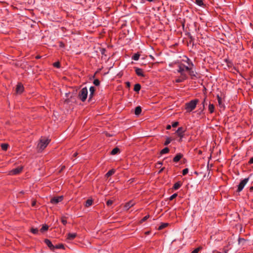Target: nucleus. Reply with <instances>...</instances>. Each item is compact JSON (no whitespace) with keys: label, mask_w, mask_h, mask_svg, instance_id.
<instances>
[{"label":"nucleus","mask_w":253,"mask_h":253,"mask_svg":"<svg viewBox=\"0 0 253 253\" xmlns=\"http://www.w3.org/2000/svg\"><path fill=\"white\" fill-rule=\"evenodd\" d=\"M199 100L198 99H194L191 100L190 102H187L185 104V110L187 112H190L196 107Z\"/></svg>","instance_id":"nucleus-1"},{"label":"nucleus","mask_w":253,"mask_h":253,"mask_svg":"<svg viewBox=\"0 0 253 253\" xmlns=\"http://www.w3.org/2000/svg\"><path fill=\"white\" fill-rule=\"evenodd\" d=\"M49 141L50 140L48 139L42 137L37 146L39 151H42L48 145Z\"/></svg>","instance_id":"nucleus-2"},{"label":"nucleus","mask_w":253,"mask_h":253,"mask_svg":"<svg viewBox=\"0 0 253 253\" xmlns=\"http://www.w3.org/2000/svg\"><path fill=\"white\" fill-rule=\"evenodd\" d=\"M88 94V90L86 87L83 88L79 92L78 97L79 98L84 102L86 99Z\"/></svg>","instance_id":"nucleus-3"},{"label":"nucleus","mask_w":253,"mask_h":253,"mask_svg":"<svg viewBox=\"0 0 253 253\" xmlns=\"http://www.w3.org/2000/svg\"><path fill=\"white\" fill-rule=\"evenodd\" d=\"M189 70L190 68L189 67L188 65V66H186L182 63H179L178 64V69L177 70V72L179 73L180 75L186 74L185 71Z\"/></svg>","instance_id":"nucleus-4"},{"label":"nucleus","mask_w":253,"mask_h":253,"mask_svg":"<svg viewBox=\"0 0 253 253\" xmlns=\"http://www.w3.org/2000/svg\"><path fill=\"white\" fill-rule=\"evenodd\" d=\"M185 61L187 62V63L189 65V67L190 68V70L187 71V72H189V74L191 76L192 78V77H195L196 75L195 72L194 71L192 70V69L194 65L191 61L188 58H186V60Z\"/></svg>","instance_id":"nucleus-5"},{"label":"nucleus","mask_w":253,"mask_h":253,"mask_svg":"<svg viewBox=\"0 0 253 253\" xmlns=\"http://www.w3.org/2000/svg\"><path fill=\"white\" fill-rule=\"evenodd\" d=\"M249 180V178H246L242 180L238 186L237 192H240L244 188L245 185L247 183Z\"/></svg>","instance_id":"nucleus-6"},{"label":"nucleus","mask_w":253,"mask_h":253,"mask_svg":"<svg viewBox=\"0 0 253 253\" xmlns=\"http://www.w3.org/2000/svg\"><path fill=\"white\" fill-rule=\"evenodd\" d=\"M63 199L62 196L58 197H54L52 198L50 200V203L52 204H57L58 203L61 202Z\"/></svg>","instance_id":"nucleus-7"},{"label":"nucleus","mask_w":253,"mask_h":253,"mask_svg":"<svg viewBox=\"0 0 253 253\" xmlns=\"http://www.w3.org/2000/svg\"><path fill=\"white\" fill-rule=\"evenodd\" d=\"M188 79V75L187 74H182L175 80V82L177 83H179L184 82Z\"/></svg>","instance_id":"nucleus-8"},{"label":"nucleus","mask_w":253,"mask_h":253,"mask_svg":"<svg viewBox=\"0 0 253 253\" xmlns=\"http://www.w3.org/2000/svg\"><path fill=\"white\" fill-rule=\"evenodd\" d=\"M22 169H23V167H17L15 169H12L9 172V174L16 175V174H19V173H20L22 171Z\"/></svg>","instance_id":"nucleus-9"},{"label":"nucleus","mask_w":253,"mask_h":253,"mask_svg":"<svg viewBox=\"0 0 253 253\" xmlns=\"http://www.w3.org/2000/svg\"><path fill=\"white\" fill-rule=\"evenodd\" d=\"M217 99L218 101V106L220 108L224 109L225 106L224 104V100L219 95H217Z\"/></svg>","instance_id":"nucleus-10"},{"label":"nucleus","mask_w":253,"mask_h":253,"mask_svg":"<svg viewBox=\"0 0 253 253\" xmlns=\"http://www.w3.org/2000/svg\"><path fill=\"white\" fill-rule=\"evenodd\" d=\"M185 131V130L182 127H179L176 131V133L178 136L181 137V138H182L184 136Z\"/></svg>","instance_id":"nucleus-11"},{"label":"nucleus","mask_w":253,"mask_h":253,"mask_svg":"<svg viewBox=\"0 0 253 253\" xmlns=\"http://www.w3.org/2000/svg\"><path fill=\"white\" fill-rule=\"evenodd\" d=\"M134 68L135 69V73L138 76L144 77V74L142 69L138 67H134Z\"/></svg>","instance_id":"nucleus-12"},{"label":"nucleus","mask_w":253,"mask_h":253,"mask_svg":"<svg viewBox=\"0 0 253 253\" xmlns=\"http://www.w3.org/2000/svg\"><path fill=\"white\" fill-rule=\"evenodd\" d=\"M135 204V203L134 201L131 200L129 201L128 202L126 203L125 206V208L128 210H129L131 207L134 206Z\"/></svg>","instance_id":"nucleus-13"},{"label":"nucleus","mask_w":253,"mask_h":253,"mask_svg":"<svg viewBox=\"0 0 253 253\" xmlns=\"http://www.w3.org/2000/svg\"><path fill=\"white\" fill-rule=\"evenodd\" d=\"M44 242L51 250L54 251V245L52 244L51 242L49 240L46 239L44 240Z\"/></svg>","instance_id":"nucleus-14"},{"label":"nucleus","mask_w":253,"mask_h":253,"mask_svg":"<svg viewBox=\"0 0 253 253\" xmlns=\"http://www.w3.org/2000/svg\"><path fill=\"white\" fill-rule=\"evenodd\" d=\"M24 90V87L21 84H18L16 88V91L17 93H21Z\"/></svg>","instance_id":"nucleus-15"},{"label":"nucleus","mask_w":253,"mask_h":253,"mask_svg":"<svg viewBox=\"0 0 253 253\" xmlns=\"http://www.w3.org/2000/svg\"><path fill=\"white\" fill-rule=\"evenodd\" d=\"M95 91V88L94 86H92L90 87V88H89L90 94L89 95V101H90L91 100V98L94 95Z\"/></svg>","instance_id":"nucleus-16"},{"label":"nucleus","mask_w":253,"mask_h":253,"mask_svg":"<svg viewBox=\"0 0 253 253\" xmlns=\"http://www.w3.org/2000/svg\"><path fill=\"white\" fill-rule=\"evenodd\" d=\"M183 157V155L181 153L177 154L173 158V161L174 162H178Z\"/></svg>","instance_id":"nucleus-17"},{"label":"nucleus","mask_w":253,"mask_h":253,"mask_svg":"<svg viewBox=\"0 0 253 253\" xmlns=\"http://www.w3.org/2000/svg\"><path fill=\"white\" fill-rule=\"evenodd\" d=\"M77 236V234L75 233H69L67 234V239L68 240H72Z\"/></svg>","instance_id":"nucleus-18"},{"label":"nucleus","mask_w":253,"mask_h":253,"mask_svg":"<svg viewBox=\"0 0 253 253\" xmlns=\"http://www.w3.org/2000/svg\"><path fill=\"white\" fill-rule=\"evenodd\" d=\"M142 110L140 106H137L135 109L134 113L136 116H139L141 113Z\"/></svg>","instance_id":"nucleus-19"},{"label":"nucleus","mask_w":253,"mask_h":253,"mask_svg":"<svg viewBox=\"0 0 253 253\" xmlns=\"http://www.w3.org/2000/svg\"><path fill=\"white\" fill-rule=\"evenodd\" d=\"M181 182L180 181H178L174 184L173 189L174 190H177L181 186Z\"/></svg>","instance_id":"nucleus-20"},{"label":"nucleus","mask_w":253,"mask_h":253,"mask_svg":"<svg viewBox=\"0 0 253 253\" xmlns=\"http://www.w3.org/2000/svg\"><path fill=\"white\" fill-rule=\"evenodd\" d=\"M120 149L118 147H116L114 148L111 152V154L112 155H115L116 154H117L120 152Z\"/></svg>","instance_id":"nucleus-21"},{"label":"nucleus","mask_w":253,"mask_h":253,"mask_svg":"<svg viewBox=\"0 0 253 253\" xmlns=\"http://www.w3.org/2000/svg\"><path fill=\"white\" fill-rule=\"evenodd\" d=\"M115 172V170L114 169H112L110 170H109L106 174L105 176L107 177H109V176H111L113 174H114Z\"/></svg>","instance_id":"nucleus-22"},{"label":"nucleus","mask_w":253,"mask_h":253,"mask_svg":"<svg viewBox=\"0 0 253 253\" xmlns=\"http://www.w3.org/2000/svg\"><path fill=\"white\" fill-rule=\"evenodd\" d=\"M141 89V85L139 84H136L134 85L133 90L136 92H138Z\"/></svg>","instance_id":"nucleus-23"},{"label":"nucleus","mask_w":253,"mask_h":253,"mask_svg":"<svg viewBox=\"0 0 253 253\" xmlns=\"http://www.w3.org/2000/svg\"><path fill=\"white\" fill-rule=\"evenodd\" d=\"M209 111L210 113H212L214 111V106L212 104H210L209 105Z\"/></svg>","instance_id":"nucleus-24"},{"label":"nucleus","mask_w":253,"mask_h":253,"mask_svg":"<svg viewBox=\"0 0 253 253\" xmlns=\"http://www.w3.org/2000/svg\"><path fill=\"white\" fill-rule=\"evenodd\" d=\"M8 147V144L6 143H2L1 144V148L2 150L6 151Z\"/></svg>","instance_id":"nucleus-25"},{"label":"nucleus","mask_w":253,"mask_h":253,"mask_svg":"<svg viewBox=\"0 0 253 253\" xmlns=\"http://www.w3.org/2000/svg\"><path fill=\"white\" fill-rule=\"evenodd\" d=\"M64 249V246L62 244H59L58 245H56L54 246V250L55 249Z\"/></svg>","instance_id":"nucleus-26"},{"label":"nucleus","mask_w":253,"mask_h":253,"mask_svg":"<svg viewBox=\"0 0 253 253\" xmlns=\"http://www.w3.org/2000/svg\"><path fill=\"white\" fill-rule=\"evenodd\" d=\"M140 54L139 53H135L132 57V59L137 61L139 59Z\"/></svg>","instance_id":"nucleus-27"},{"label":"nucleus","mask_w":253,"mask_h":253,"mask_svg":"<svg viewBox=\"0 0 253 253\" xmlns=\"http://www.w3.org/2000/svg\"><path fill=\"white\" fill-rule=\"evenodd\" d=\"M169 148L165 147V148L163 149L161 151L160 153L161 154H164L168 153L169 152Z\"/></svg>","instance_id":"nucleus-28"},{"label":"nucleus","mask_w":253,"mask_h":253,"mask_svg":"<svg viewBox=\"0 0 253 253\" xmlns=\"http://www.w3.org/2000/svg\"><path fill=\"white\" fill-rule=\"evenodd\" d=\"M92 204V200L90 199H88L85 204V206L86 207H88Z\"/></svg>","instance_id":"nucleus-29"},{"label":"nucleus","mask_w":253,"mask_h":253,"mask_svg":"<svg viewBox=\"0 0 253 253\" xmlns=\"http://www.w3.org/2000/svg\"><path fill=\"white\" fill-rule=\"evenodd\" d=\"M195 3L199 6H202L204 5L203 0H196Z\"/></svg>","instance_id":"nucleus-30"},{"label":"nucleus","mask_w":253,"mask_h":253,"mask_svg":"<svg viewBox=\"0 0 253 253\" xmlns=\"http://www.w3.org/2000/svg\"><path fill=\"white\" fill-rule=\"evenodd\" d=\"M48 229V226L46 225H44L42 226V227L41 229V231L43 232L44 231L47 230Z\"/></svg>","instance_id":"nucleus-31"},{"label":"nucleus","mask_w":253,"mask_h":253,"mask_svg":"<svg viewBox=\"0 0 253 253\" xmlns=\"http://www.w3.org/2000/svg\"><path fill=\"white\" fill-rule=\"evenodd\" d=\"M62 223L65 225L67 224L66 218L65 216H62L61 219Z\"/></svg>","instance_id":"nucleus-32"},{"label":"nucleus","mask_w":253,"mask_h":253,"mask_svg":"<svg viewBox=\"0 0 253 253\" xmlns=\"http://www.w3.org/2000/svg\"><path fill=\"white\" fill-rule=\"evenodd\" d=\"M38 229L37 228H32L31 229V232L34 234H37L38 233Z\"/></svg>","instance_id":"nucleus-33"},{"label":"nucleus","mask_w":253,"mask_h":253,"mask_svg":"<svg viewBox=\"0 0 253 253\" xmlns=\"http://www.w3.org/2000/svg\"><path fill=\"white\" fill-rule=\"evenodd\" d=\"M168 225V223H163L159 227V230H162L163 229V228L166 227Z\"/></svg>","instance_id":"nucleus-34"},{"label":"nucleus","mask_w":253,"mask_h":253,"mask_svg":"<svg viewBox=\"0 0 253 253\" xmlns=\"http://www.w3.org/2000/svg\"><path fill=\"white\" fill-rule=\"evenodd\" d=\"M170 142H171V139L169 137H168L164 143V145H168V144H169L170 143Z\"/></svg>","instance_id":"nucleus-35"},{"label":"nucleus","mask_w":253,"mask_h":253,"mask_svg":"<svg viewBox=\"0 0 253 253\" xmlns=\"http://www.w3.org/2000/svg\"><path fill=\"white\" fill-rule=\"evenodd\" d=\"M93 84L96 86H98L100 84V81L98 79H95L93 81Z\"/></svg>","instance_id":"nucleus-36"},{"label":"nucleus","mask_w":253,"mask_h":253,"mask_svg":"<svg viewBox=\"0 0 253 253\" xmlns=\"http://www.w3.org/2000/svg\"><path fill=\"white\" fill-rule=\"evenodd\" d=\"M149 217V215L145 216L140 221L141 223L145 221Z\"/></svg>","instance_id":"nucleus-37"},{"label":"nucleus","mask_w":253,"mask_h":253,"mask_svg":"<svg viewBox=\"0 0 253 253\" xmlns=\"http://www.w3.org/2000/svg\"><path fill=\"white\" fill-rule=\"evenodd\" d=\"M188 171H189L188 169H187V168L184 169H183V170H182V174H183V175H186V174H187V173H188Z\"/></svg>","instance_id":"nucleus-38"},{"label":"nucleus","mask_w":253,"mask_h":253,"mask_svg":"<svg viewBox=\"0 0 253 253\" xmlns=\"http://www.w3.org/2000/svg\"><path fill=\"white\" fill-rule=\"evenodd\" d=\"M177 196V194L176 193H174L172 194L169 198V200H172L174 198L176 197Z\"/></svg>","instance_id":"nucleus-39"},{"label":"nucleus","mask_w":253,"mask_h":253,"mask_svg":"<svg viewBox=\"0 0 253 253\" xmlns=\"http://www.w3.org/2000/svg\"><path fill=\"white\" fill-rule=\"evenodd\" d=\"M54 67L56 68H59L60 67V63L59 62H56L53 63Z\"/></svg>","instance_id":"nucleus-40"},{"label":"nucleus","mask_w":253,"mask_h":253,"mask_svg":"<svg viewBox=\"0 0 253 253\" xmlns=\"http://www.w3.org/2000/svg\"><path fill=\"white\" fill-rule=\"evenodd\" d=\"M178 125V122H173L171 124V126L173 127H175L176 126H177Z\"/></svg>","instance_id":"nucleus-41"},{"label":"nucleus","mask_w":253,"mask_h":253,"mask_svg":"<svg viewBox=\"0 0 253 253\" xmlns=\"http://www.w3.org/2000/svg\"><path fill=\"white\" fill-rule=\"evenodd\" d=\"M200 250V248H197L196 249H195V250H194L191 253H198V252H199Z\"/></svg>","instance_id":"nucleus-42"},{"label":"nucleus","mask_w":253,"mask_h":253,"mask_svg":"<svg viewBox=\"0 0 253 253\" xmlns=\"http://www.w3.org/2000/svg\"><path fill=\"white\" fill-rule=\"evenodd\" d=\"M113 201L109 200L107 201L106 204L107 206H110L113 204Z\"/></svg>","instance_id":"nucleus-43"},{"label":"nucleus","mask_w":253,"mask_h":253,"mask_svg":"<svg viewBox=\"0 0 253 253\" xmlns=\"http://www.w3.org/2000/svg\"><path fill=\"white\" fill-rule=\"evenodd\" d=\"M249 164H253V157L251 158L248 162Z\"/></svg>","instance_id":"nucleus-44"},{"label":"nucleus","mask_w":253,"mask_h":253,"mask_svg":"<svg viewBox=\"0 0 253 253\" xmlns=\"http://www.w3.org/2000/svg\"><path fill=\"white\" fill-rule=\"evenodd\" d=\"M206 97H205L202 102V104L203 105V108H204L205 107V104H206Z\"/></svg>","instance_id":"nucleus-45"},{"label":"nucleus","mask_w":253,"mask_h":253,"mask_svg":"<svg viewBox=\"0 0 253 253\" xmlns=\"http://www.w3.org/2000/svg\"><path fill=\"white\" fill-rule=\"evenodd\" d=\"M36 202L35 201H33L32 203V206L34 207L36 205Z\"/></svg>","instance_id":"nucleus-46"},{"label":"nucleus","mask_w":253,"mask_h":253,"mask_svg":"<svg viewBox=\"0 0 253 253\" xmlns=\"http://www.w3.org/2000/svg\"><path fill=\"white\" fill-rule=\"evenodd\" d=\"M171 126H170V125H168V126H167V127H166L167 129H170Z\"/></svg>","instance_id":"nucleus-47"},{"label":"nucleus","mask_w":253,"mask_h":253,"mask_svg":"<svg viewBox=\"0 0 253 253\" xmlns=\"http://www.w3.org/2000/svg\"><path fill=\"white\" fill-rule=\"evenodd\" d=\"M78 154V153H77V152H75V153H74V154H73V157H77V156Z\"/></svg>","instance_id":"nucleus-48"},{"label":"nucleus","mask_w":253,"mask_h":253,"mask_svg":"<svg viewBox=\"0 0 253 253\" xmlns=\"http://www.w3.org/2000/svg\"><path fill=\"white\" fill-rule=\"evenodd\" d=\"M126 86H127V87H129V86H130V83H129V82H126Z\"/></svg>","instance_id":"nucleus-49"},{"label":"nucleus","mask_w":253,"mask_h":253,"mask_svg":"<svg viewBox=\"0 0 253 253\" xmlns=\"http://www.w3.org/2000/svg\"><path fill=\"white\" fill-rule=\"evenodd\" d=\"M241 241H244L243 238H239V242H240Z\"/></svg>","instance_id":"nucleus-50"},{"label":"nucleus","mask_w":253,"mask_h":253,"mask_svg":"<svg viewBox=\"0 0 253 253\" xmlns=\"http://www.w3.org/2000/svg\"><path fill=\"white\" fill-rule=\"evenodd\" d=\"M164 168H163L161 169L160 170V171H159V173L161 172L164 170Z\"/></svg>","instance_id":"nucleus-51"},{"label":"nucleus","mask_w":253,"mask_h":253,"mask_svg":"<svg viewBox=\"0 0 253 253\" xmlns=\"http://www.w3.org/2000/svg\"><path fill=\"white\" fill-rule=\"evenodd\" d=\"M250 191H251V192L253 191V186H252V187L250 188Z\"/></svg>","instance_id":"nucleus-52"},{"label":"nucleus","mask_w":253,"mask_h":253,"mask_svg":"<svg viewBox=\"0 0 253 253\" xmlns=\"http://www.w3.org/2000/svg\"><path fill=\"white\" fill-rule=\"evenodd\" d=\"M36 58L37 59H40V58H41V56H39V55H38V56H37L36 57Z\"/></svg>","instance_id":"nucleus-53"},{"label":"nucleus","mask_w":253,"mask_h":253,"mask_svg":"<svg viewBox=\"0 0 253 253\" xmlns=\"http://www.w3.org/2000/svg\"><path fill=\"white\" fill-rule=\"evenodd\" d=\"M158 164L162 165V162H158Z\"/></svg>","instance_id":"nucleus-54"},{"label":"nucleus","mask_w":253,"mask_h":253,"mask_svg":"<svg viewBox=\"0 0 253 253\" xmlns=\"http://www.w3.org/2000/svg\"><path fill=\"white\" fill-rule=\"evenodd\" d=\"M150 57L152 59H154V57H153V56H152V55H150Z\"/></svg>","instance_id":"nucleus-55"},{"label":"nucleus","mask_w":253,"mask_h":253,"mask_svg":"<svg viewBox=\"0 0 253 253\" xmlns=\"http://www.w3.org/2000/svg\"><path fill=\"white\" fill-rule=\"evenodd\" d=\"M147 1H149V2H151V1H153V0H147Z\"/></svg>","instance_id":"nucleus-56"},{"label":"nucleus","mask_w":253,"mask_h":253,"mask_svg":"<svg viewBox=\"0 0 253 253\" xmlns=\"http://www.w3.org/2000/svg\"><path fill=\"white\" fill-rule=\"evenodd\" d=\"M62 45H63V43H60V46L61 47H62Z\"/></svg>","instance_id":"nucleus-57"},{"label":"nucleus","mask_w":253,"mask_h":253,"mask_svg":"<svg viewBox=\"0 0 253 253\" xmlns=\"http://www.w3.org/2000/svg\"><path fill=\"white\" fill-rule=\"evenodd\" d=\"M182 138H181V137H180V139H179V141H182Z\"/></svg>","instance_id":"nucleus-58"},{"label":"nucleus","mask_w":253,"mask_h":253,"mask_svg":"<svg viewBox=\"0 0 253 253\" xmlns=\"http://www.w3.org/2000/svg\"><path fill=\"white\" fill-rule=\"evenodd\" d=\"M225 253H227V251H226V252H225Z\"/></svg>","instance_id":"nucleus-59"}]
</instances>
